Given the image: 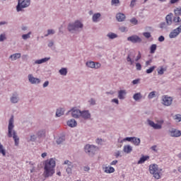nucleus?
<instances>
[{
  "label": "nucleus",
  "instance_id": "nucleus-1",
  "mask_svg": "<svg viewBox=\"0 0 181 181\" xmlns=\"http://www.w3.org/2000/svg\"><path fill=\"white\" fill-rule=\"evenodd\" d=\"M54 168H56V161L53 158H50L45 161L44 167L43 176L50 177L54 175Z\"/></svg>",
  "mask_w": 181,
  "mask_h": 181
},
{
  "label": "nucleus",
  "instance_id": "nucleus-2",
  "mask_svg": "<svg viewBox=\"0 0 181 181\" xmlns=\"http://www.w3.org/2000/svg\"><path fill=\"white\" fill-rule=\"evenodd\" d=\"M13 122H15V120L13 119V116H11L8 121V138L13 137L16 146H18V145H19V137L16 134V132L13 129L15 128Z\"/></svg>",
  "mask_w": 181,
  "mask_h": 181
},
{
  "label": "nucleus",
  "instance_id": "nucleus-3",
  "mask_svg": "<svg viewBox=\"0 0 181 181\" xmlns=\"http://www.w3.org/2000/svg\"><path fill=\"white\" fill-rule=\"evenodd\" d=\"M84 28L83 23L78 20L74 23H70L68 25L67 29L70 33H77V32H81Z\"/></svg>",
  "mask_w": 181,
  "mask_h": 181
},
{
  "label": "nucleus",
  "instance_id": "nucleus-4",
  "mask_svg": "<svg viewBox=\"0 0 181 181\" xmlns=\"http://www.w3.org/2000/svg\"><path fill=\"white\" fill-rule=\"evenodd\" d=\"M149 172L151 175H153L155 179L159 180L160 179V175L162 172V169L159 168L158 165L156 164H151L149 165Z\"/></svg>",
  "mask_w": 181,
  "mask_h": 181
},
{
  "label": "nucleus",
  "instance_id": "nucleus-5",
  "mask_svg": "<svg viewBox=\"0 0 181 181\" xmlns=\"http://www.w3.org/2000/svg\"><path fill=\"white\" fill-rule=\"evenodd\" d=\"M156 122L157 124L154 123L153 121L149 119H147V124H148L151 128H153V129H162V125H163V122H165V121H163V119H160L157 120Z\"/></svg>",
  "mask_w": 181,
  "mask_h": 181
},
{
  "label": "nucleus",
  "instance_id": "nucleus-6",
  "mask_svg": "<svg viewBox=\"0 0 181 181\" xmlns=\"http://www.w3.org/2000/svg\"><path fill=\"white\" fill-rule=\"evenodd\" d=\"M84 151L86 153L89 155V156H94L95 152H97V146L91 144H87L84 147Z\"/></svg>",
  "mask_w": 181,
  "mask_h": 181
},
{
  "label": "nucleus",
  "instance_id": "nucleus-7",
  "mask_svg": "<svg viewBox=\"0 0 181 181\" xmlns=\"http://www.w3.org/2000/svg\"><path fill=\"white\" fill-rule=\"evenodd\" d=\"M30 6V0H23L21 1L18 0V5L16 6L17 12H21L22 9L24 8H28Z\"/></svg>",
  "mask_w": 181,
  "mask_h": 181
},
{
  "label": "nucleus",
  "instance_id": "nucleus-8",
  "mask_svg": "<svg viewBox=\"0 0 181 181\" xmlns=\"http://www.w3.org/2000/svg\"><path fill=\"white\" fill-rule=\"evenodd\" d=\"M173 103V98L168 95H163L162 97L163 105H165V107H170V105H172Z\"/></svg>",
  "mask_w": 181,
  "mask_h": 181
},
{
  "label": "nucleus",
  "instance_id": "nucleus-9",
  "mask_svg": "<svg viewBox=\"0 0 181 181\" xmlns=\"http://www.w3.org/2000/svg\"><path fill=\"white\" fill-rule=\"evenodd\" d=\"M136 56V53L134 51H131L128 53L127 57V62L130 64V66H132L134 63H135V57Z\"/></svg>",
  "mask_w": 181,
  "mask_h": 181
},
{
  "label": "nucleus",
  "instance_id": "nucleus-10",
  "mask_svg": "<svg viewBox=\"0 0 181 181\" xmlns=\"http://www.w3.org/2000/svg\"><path fill=\"white\" fill-rule=\"evenodd\" d=\"M168 135L172 138H179L181 136V131L177 129L172 128L168 130Z\"/></svg>",
  "mask_w": 181,
  "mask_h": 181
},
{
  "label": "nucleus",
  "instance_id": "nucleus-11",
  "mask_svg": "<svg viewBox=\"0 0 181 181\" xmlns=\"http://www.w3.org/2000/svg\"><path fill=\"white\" fill-rule=\"evenodd\" d=\"M69 114L71 112V115L73 118L78 119L81 116V110L77 109L76 107H73L71 110H69Z\"/></svg>",
  "mask_w": 181,
  "mask_h": 181
},
{
  "label": "nucleus",
  "instance_id": "nucleus-12",
  "mask_svg": "<svg viewBox=\"0 0 181 181\" xmlns=\"http://www.w3.org/2000/svg\"><path fill=\"white\" fill-rule=\"evenodd\" d=\"M181 33V25L177 27V28L174 29L171 31L169 34L170 39H175V37H177Z\"/></svg>",
  "mask_w": 181,
  "mask_h": 181
},
{
  "label": "nucleus",
  "instance_id": "nucleus-13",
  "mask_svg": "<svg viewBox=\"0 0 181 181\" xmlns=\"http://www.w3.org/2000/svg\"><path fill=\"white\" fill-rule=\"evenodd\" d=\"M28 79L29 83H30V84H40V78H35V76H33V74H30L28 75Z\"/></svg>",
  "mask_w": 181,
  "mask_h": 181
},
{
  "label": "nucleus",
  "instance_id": "nucleus-14",
  "mask_svg": "<svg viewBox=\"0 0 181 181\" xmlns=\"http://www.w3.org/2000/svg\"><path fill=\"white\" fill-rule=\"evenodd\" d=\"M64 165H67V168L66 169V173H68V175H71V172L73 170V168H74V165H73V163H71L69 160H66L64 162Z\"/></svg>",
  "mask_w": 181,
  "mask_h": 181
},
{
  "label": "nucleus",
  "instance_id": "nucleus-15",
  "mask_svg": "<svg viewBox=\"0 0 181 181\" xmlns=\"http://www.w3.org/2000/svg\"><path fill=\"white\" fill-rule=\"evenodd\" d=\"M87 67H89L90 69H100L101 67V64L98 62H94L93 61H88L86 63Z\"/></svg>",
  "mask_w": 181,
  "mask_h": 181
},
{
  "label": "nucleus",
  "instance_id": "nucleus-16",
  "mask_svg": "<svg viewBox=\"0 0 181 181\" xmlns=\"http://www.w3.org/2000/svg\"><path fill=\"white\" fill-rule=\"evenodd\" d=\"M128 42H132V43H141L142 39L139 36L134 35L127 37Z\"/></svg>",
  "mask_w": 181,
  "mask_h": 181
},
{
  "label": "nucleus",
  "instance_id": "nucleus-17",
  "mask_svg": "<svg viewBox=\"0 0 181 181\" xmlns=\"http://www.w3.org/2000/svg\"><path fill=\"white\" fill-rule=\"evenodd\" d=\"M81 118L85 120L91 119V113L89 110L81 111Z\"/></svg>",
  "mask_w": 181,
  "mask_h": 181
},
{
  "label": "nucleus",
  "instance_id": "nucleus-18",
  "mask_svg": "<svg viewBox=\"0 0 181 181\" xmlns=\"http://www.w3.org/2000/svg\"><path fill=\"white\" fill-rule=\"evenodd\" d=\"M10 101L12 104H18L19 103V94L15 92L10 98Z\"/></svg>",
  "mask_w": 181,
  "mask_h": 181
},
{
  "label": "nucleus",
  "instance_id": "nucleus-19",
  "mask_svg": "<svg viewBox=\"0 0 181 181\" xmlns=\"http://www.w3.org/2000/svg\"><path fill=\"white\" fill-rule=\"evenodd\" d=\"M36 135L39 139H45L46 138V130L45 129L38 130L36 133Z\"/></svg>",
  "mask_w": 181,
  "mask_h": 181
},
{
  "label": "nucleus",
  "instance_id": "nucleus-20",
  "mask_svg": "<svg viewBox=\"0 0 181 181\" xmlns=\"http://www.w3.org/2000/svg\"><path fill=\"white\" fill-rule=\"evenodd\" d=\"M103 170H104L105 173H114L115 172V168L111 166H103Z\"/></svg>",
  "mask_w": 181,
  "mask_h": 181
},
{
  "label": "nucleus",
  "instance_id": "nucleus-21",
  "mask_svg": "<svg viewBox=\"0 0 181 181\" xmlns=\"http://www.w3.org/2000/svg\"><path fill=\"white\" fill-rule=\"evenodd\" d=\"M165 22L170 25L173 23V13H170L168 15L166 16Z\"/></svg>",
  "mask_w": 181,
  "mask_h": 181
},
{
  "label": "nucleus",
  "instance_id": "nucleus-22",
  "mask_svg": "<svg viewBox=\"0 0 181 181\" xmlns=\"http://www.w3.org/2000/svg\"><path fill=\"white\" fill-rule=\"evenodd\" d=\"M125 95H127V90H120L118 91V99L119 100H125Z\"/></svg>",
  "mask_w": 181,
  "mask_h": 181
},
{
  "label": "nucleus",
  "instance_id": "nucleus-23",
  "mask_svg": "<svg viewBox=\"0 0 181 181\" xmlns=\"http://www.w3.org/2000/svg\"><path fill=\"white\" fill-rule=\"evenodd\" d=\"M67 125L68 127H70L71 128H74L77 127V122L74 119H71L67 121Z\"/></svg>",
  "mask_w": 181,
  "mask_h": 181
},
{
  "label": "nucleus",
  "instance_id": "nucleus-24",
  "mask_svg": "<svg viewBox=\"0 0 181 181\" xmlns=\"http://www.w3.org/2000/svg\"><path fill=\"white\" fill-rule=\"evenodd\" d=\"M49 60H50V57H45L41 59H37L35 60V64H43V63H46L47 62H49Z\"/></svg>",
  "mask_w": 181,
  "mask_h": 181
},
{
  "label": "nucleus",
  "instance_id": "nucleus-25",
  "mask_svg": "<svg viewBox=\"0 0 181 181\" xmlns=\"http://www.w3.org/2000/svg\"><path fill=\"white\" fill-rule=\"evenodd\" d=\"M22 54L21 53H16L13 54L9 57V59H11V62H13L15 60H18V59H21Z\"/></svg>",
  "mask_w": 181,
  "mask_h": 181
},
{
  "label": "nucleus",
  "instance_id": "nucleus-26",
  "mask_svg": "<svg viewBox=\"0 0 181 181\" xmlns=\"http://www.w3.org/2000/svg\"><path fill=\"white\" fill-rule=\"evenodd\" d=\"M116 19L118 22H124L125 21V14L119 13L116 15Z\"/></svg>",
  "mask_w": 181,
  "mask_h": 181
},
{
  "label": "nucleus",
  "instance_id": "nucleus-27",
  "mask_svg": "<svg viewBox=\"0 0 181 181\" xmlns=\"http://www.w3.org/2000/svg\"><path fill=\"white\" fill-rule=\"evenodd\" d=\"M173 22L175 23L176 26H181V18L179 16L173 17Z\"/></svg>",
  "mask_w": 181,
  "mask_h": 181
},
{
  "label": "nucleus",
  "instance_id": "nucleus-28",
  "mask_svg": "<svg viewBox=\"0 0 181 181\" xmlns=\"http://www.w3.org/2000/svg\"><path fill=\"white\" fill-rule=\"evenodd\" d=\"M148 159H149L148 156H142V157L138 161L137 164L142 165V163H145V162H146V160H148Z\"/></svg>",
  "mask_w": 181,
  "mask_h": 181
},
{
  "label": "nucleus",
  "instance_id": "nucleus-29",
  "mask_svg": "<svg viewBox=\"0 0 181 181\" xmlns=\"http://www.w3.org/2000/svg\"><path fill=\"white\" fill-rule=\"evenodd\" d=\"M123 152L124 153H131L132 152V146L129 145H126L124 146Z\"/></svg>",
  "mask_w": 181,
  "mask_h": 181
},
{
  "label": "nucleus",
  "instance_id": "nucleus-30",
  "mask_svg": "<svg viewBox=\"0 0 181 181\" xmlns=\"http://www.w3.org/2000/svg\"><path fill=\"white\" fill-rule=\"evenodd\" d=\"M132 144H134L135 146H139V145H141V139L137 137H133Z\"/></svg>",
  "mask_w": 181,
  "mask_h": 181
},
{
  "label": "nucleus",
  "instance_id": "nucleus-31",
  "mask_svg": "<svg viewBox=\"0 0 181 181\" xmlns=\"http://www.w3.org/2000/svg\"><path fill=\"white\" fill-rule=\"evenodd\" d=\"M37 135L31 134L30 137L27 138L28 142H36L37 139Z\"/></svg>",
  "mask_w": 181,
  "mask_h": 181
},
{
  "label": "nucleus",
  "instance_id": "nucleus-32",
  "mask_svg": "<svg viewBox=\"0 0 181 181\" xmlns=\"http://www.w3.org/2000/svg\"><path fill=\"white\" fill-rule=\"evenodd\" d=\"M64 141H66V137L64 136H61L57 138L56 142L57 145H61Z\"/></svg>",
  "mask_w": 181,
  "mask_h": 181
},
{
  "label": "nucleus",
  "instance_id": "nucleus-33",
  "mask_svg": "<svg viewBox=\"0 0 181 181\" xmlns=\"http://www.w3.org/2000/svg\"><path fill=\"white\" fill-rule=\"evenodd\" d=\"M100 18H101V13H97L93 14V18H92L93 22H95V23L98 22V21H99L98 19H100Z\"/></svg>",
  "mask_w": 181,
  "mask_h": 181
},
{
  "label": "nucleus",
  "instance_id": "nucleus-34",
  "mask_svg": "<svg viewBox=\"0 0 181 181\" xmlns=\"http://www.w3.org/2000/svg\"><path fill=\"white\" fill-rule=\"evenodd\" d=\"M133 98L135 101H139L140 100H142V94L141 93H135L133 95Z\"/></svg>",
  "mask_w": 181,
  "mask_h": 181
},
{
  "label": "nucleus",
  "instance_id": "nucleus-35",
  "mask_svg": "<svg viewBox=\"0 0 181 181\" xmlns=\"http://www.w3.org/2000/svg\"><path fill=\"white\" fill-rule=\"evenodd\" d=\"M64 115V108H59L56 112V117H62Z\"/></svg>",
  "mask_w": 181,
  "mask_h": 181
},
{
  "label": "nucleus",
  "instance_id": "nucleus-36",
  "mask_svg": "<svg viewBox=\"0 0 181 181\" xmlns=\"http://www.w3.org/2000/svg\"><path fill=\"white\" fill-rule=\"evenodd\" d=\"M157 47H158V45H156V44H153L151 45V47H150L151 54H153V53H155V52H156Z\"/></svg>",
  "mask_w": 181,
  "mask_h": 181
},
{
  "label": "nucleus",
  "instance_id": "nucleus-37",
  "mask_svg": "<svg viewBox=\"0 0 181 181\" xmlns=\"http://www.w3.org/2000/svg\"><path fill=\"white\" fill-rule=\"evenodd\" d=\"M168 26H170V25L168 24L167 22L160 23L159 25L160 29H168Z\"/></svg>",
  "mask_w": 181,
  "mask_h": 181
},
{
  "label": "nucleus",
  "instance_id": "nucleus-38",
  "mask_svg": "<svg viewBox=\"0 0 181 181\" xmlns=\"http://www.w3.org/2000/svg\"><path fill=\"white\" fill-rule=\"evenodd\" d=\"M107 37H109V39H117V37H118V35L114 33H109L107 35Z\"/></svg>",
  "mask_w": 181,
  "mask_h": 181
},
{
  "label": "nucleus",
  "instance_id": "nucleus-39",
  "mask_svg": "<svg viewBox=\"0 0 181 181\" xmlns=\"http://www.w3.org/2000/svg\"><path fill=\"white\" fill-rule=\"evenodd\" d=\"M59 73L61 74V76H67V69L66 68H62Z\"/></svg>",
  "mask_w": 181,
  "mask_h": 181
},
{
  "label": "nucleus",
  "instance_id": "nucleus-40",
  "mask_svg": "<svg viewBox=\"0 0 181 181\" xmlns=\"http://www.w3.org/2000/svg\"><path fill=\"white\" fill-rule=\"evenodd\" d=\"M32 35V32H29L28 34H23L22 35V39H23V40H28V39H30V35Z\"/></svg>",
  "mask_w": 181,
  "mask_h": 181
},
{
  "label": "nucleus",
  "instance_id": "nucleus-41",
  "mask_svg": "<svg viewBox=\"0 0 181 181\" xmlns=\"http://www.w3.org/2000/svg\"><path fill=\"white\" fill-rule=\"evenodd\" d=\"M173 119H175V121L176 122H181V115L180 114L175 115L173 117Z\"/></svg>",
  "mask_w": 181,
  "mask_h": 181
},
{
  "label": "nucleus",
  "instance_id": "nucleus-42",
  "mask_svg": "<svg viewBox=\"0 0 181 181\" xmlns=\"http://www.w3.org/2000/svg\"><path fill=\"white\" fill-rule=\"evenodd\" d=\"M156 69V66H153L150 67L148 69H146V73L147 74H151V73H153V71Z\"/></svg>",
  "mask_w": 181,
  "mask_h": 181
},
{
  "label": "nucleus",
  "instance_id": "nucleus-43",
  "mask_svg": "<svg viewBox=\"0 0 181 181\" xmlns=\"http://www.w3.org/2000/svg\"><path fill=\"white\" fill-rule=\"evenodd\" d=\"M155 97H156V91H152L148 95V98L149 100H152V98H155Z\"/></svg>",
  "mask_w": 181,
  "mask_h": 181
},
{
  "label": "nucleus",
  "instance_id": "nucleus-44",
  "mask_svg": "<svg viewBox=\"0 0 181 181\" xmlns=\"http://www.w3.org/2000/svg\"><path fill=\"white\" fill-rule=\"evenodd\" d=\"M54 33H56L54 30L49 29V30H47V33L45 35V37H47V36H49L50 35H54Z\"/></svg>",
  "mask_w": 181,
  "mask_h": 181
},
{
  "label": "nucleus",
  "instance_id": "nucleus-45",
  "mask_svg": "<svg viewBox=\"0 0 181 181\" xmlns=\"http://www.w3.org/2000/svg\"><path fill=\"white\" fill-rule=\"evenodd\" d=\"M6 40V34L5 33L0 35V42H4Z\"/></svg>",
  "mask_w": 181,
  "mask_h": 181
},
{
  "label": "nucleus",
  "instance_id": "nucleus-46",
  "mask_svg": "<svg viewBox=\"0 0 181 181\" xmlns=\"http://www.w3.org/2000/svg\"><path fill=\"white\" fill-rule=\"evenodd\" d=\"M0 153H1L3 156H5L6 155V152L4 149V146L1 144V143H0Z\"/></svg>",
  "mask_w": 181,
  "mask_h": 181
},
{
  "label": "nucleus",
  "instance_id": "nucleus-47",
  "mask_svg": "<svg viewBox=\"0 0 181 181\" xmlns=\"http://www.w3.org/2000/svg\"><path fill=\"white\" fill-rule=\"evenodd\" d=\"M165 71H166V69L161 67L160 70H158V74H159L160 76H162V74H163Z\"/></svg>",
  "mask_w": 181,
  "mask_h": 181
},
{
  "label": "nucleus",
  "instance_id": "nucleus-48",
  "mask_svg": "<svg viewBox=\"0 0 181 181\" xmlns=\"http://www.w3.org/2000/svg\"><path fill=\"white\" fill-rule=\"evenodd\" d=\"M119 4V0H112L111 1V5L117 6Z\"/></svg>",
  "mask_w": 181,
  "mask_h": 181
},
{
  "label": "nucleus",
  "instance_id": "nucleus-49",
  "mask_svg": "<svg viewBox=\"0 0 181 181\" xmlns=\"http://www.w3.org/2000/svg\"><path fill=\"white\" fill-rule=\"evenodd\" d=\"M141 57L142 54H141V52H139V54L136 56V59H134V62H139V60H141Z\"/></svg>",
  "mask_w": 181,
  "mask_h": 181
},
{
  "label": "nucleus",
  "instance_id": "nucleus-50",
  "mask_svg": "<svg viewBox=\"0 0 181 181\" xmlns=\"http://www.w3.org/2000/svg\"><path fill=\"white\" fill-rule=\"evenodd\" d=\"M174 12L175 15H181V7L177 8Z\"/></svg>",
  "mask_w": 181,
  "mask_h": 181
},
{
  "label": "nucleus",
  "instance_id": "nucleus-51",
  "mask_svg": "<svg viewBox=\"0 0 181 181\" xmlns=\"http://www.w3.org/2000/svg\"><path fill=\"white\" fill-rule=\"evenodd\" d=\"M131 23H132L133 25H138V20H136V18H133L130 20Z\"/></svg>",
  "mask_w": 181,
  "mask_h": 181
},
{
  "label": "nucleus",
  "instance_id": "nucleus-52",
  "mask_svg": "<svg viewBox=\"0 0 181 181\" xmlns=\"http://www.w3.org/2000/svg\"><path fill=\"white\" fill-rule=\"evenodd\" d=\"M136 69L140 71V70H142V65L140 63H136Z\"/></svg>",
  "mask_w": 181,
  "mask_h": 181
},
{
  "label": "nucleus",
  "instance_id": "nucleus-53",
  "mask_svg": "<svg viewBox=\"0 0 181 181\" xmlns=\"http://www.w3.org/2000/svg\"><path fill=\"white\" fill-rule=\"evenodd\" d=\"M143 36H144V37H146V39H149V37H151V33H143Z\"/></svg>",
  "mask_w": 181,
  "mask_h": 181
},
{
  "label": "nucleus",
  "instance_id": "nucleus-54",
  "mask_svg": "<svg viewBox=\"0 0 181 181\" xmlns=\"http://www.w3.org/2000/svg\"><path fill=\"white\" fill-rule=\"evenodd\" d=\"M140 81H141V79L140 78H137V79H135V80L132 81V84L134 86H135L136 84H139Z\"/></svg>",
  "mask_w": 181,
  "mask_h": 181
},
{
  "label": "nucleus",
  "instance_id": "nucleus-55",
  "mask_svg": "<svg viewBox=\"0 0 181 181\" xmlns=\"http://www.w3.org/2000/svg\"><path fill=\"white\" fill-rule=\"evenodd\" d=\"M136 5V0H132L131 4L129 5L130 8H134Z\"/></svg>",
  "mask_w": 181,
  "mask_h": 181
},
{
  "label": "nucleus",
  "instance_id": "nucleus-56",
  "mask_svg": "<svg viewBox=\"0 0 181 181\" xmlns=\"http://www.w3.org/2000/svg\"><path fill=\"white\" fill-rule=\"evenodd\" d=\"M119 29L120 32H127V30H128V29L125 26L119 27Z\"/></svg>",
  "mask_w": 181,
  "mask_h": 181
},
{
  "label": "nucleus",
  "instance_id": "nucleus-57",
  "mask_svg": "<svg viewBox=\"0 0 181 181\" xmlns=\"http://www.w3.org/2000/svg\"><path fill=\"white\" fill-rule=\"evenodd\" d=\"M88 103L90 105H95V100H94V98H90Z\"/></svg>",
  "mask_w": 181,
  "mask_h": 181
},
{
  "label": "nucleus",
  "instance_id": "nucleus-58",
  "mask_svg": "<svg viewBox=\"0 0 181 181\" xmlns=\"http://www.w3.org/2000/svg\"><path fill=\"white\" fill-rule=\"evenodd\" d=\"M115 158H121V156H121V152L119 151H117L115 153Z\"/></svg>",
  "mask_w": 181,
  "mask_h": 181
},
{
  "label": "nucleus",
  "instance_id": "nucleus-59",
  "mask_svg": "<svg viewBox=\"0 0 181 181\" xmlns=\"http://www.w3.org/2000/svg\"><path fill=\"white\" fill-rule=\"evenodd\" d=\"M134 137H126L123 139V141H128V142H132V139Z\"/></svg>",
  "mask_w": 181,
  "mask_h": 181
},
{
  "label": "nucleus",
  "instance_id": "nucleus-60",
  "mask_svg": "<svg viewBox=\"0 0 181 181\" xmlns=\"http://www.w3.org/2000/svg\"><path fill=\"white\" fill-rule=\"evenodd\" d=\"M54 45V42H53V40H50L48 43V47H53Z\"/></svg>",
  "mask_w": 181,
  "mask_h": 181
},
{
  "label": "nucleus",
  "instance_id": "nucleus-61",
  "mask_svg": "<svg viewBox=\"0 0 181 181\" xmlns=\"http://www.w3.org/2000/svg\"><path fill=\"white\" fill-rule=\"evenodd\" d=\"M49 81H45L44 83H43V85H42V87H43V88H46V87H48L49 86Z\"/></svg>",
  "mask_w": 181,
  "mask_h": 181
},
{
  "label": "nucleus",
  "instance_id": "nucleus-62",
  "mask_svg": "<svg viewBox=\"0 0 181 181\" xmlns=\"http://www.w3.org/2000/svg\"><path fill=\"white\" fill-rule=\"evenodd\" d=\"M158 42H165V37H163V35H160L158 37Z\"/></svg>",
  "mask_w": 181,
  "mask_h": 181
},
{
  "label": "nucleus",
  "instance_id": "nucleus-63",
  "mask_svg": "<svg viewBox=\"0 0 181 181\" xmlns=\"http://www.w3.org/2000/svg\"><path fill=\"white\" fill-rule=\"evenodd\" d=\"M151 63H152V59H149L148 61H146V67H148V66H151Z\"/></svg>",
  "mask_w": 181,
  "mask_h": 181
},
{
  "label": "nucleus",
  "instance_id": "nucleus-64",
  "mask_svg": "<svg viewBox=\"0 0 181 181\" xmlns=\"http://www.w3.org/2000/svg\"><path fill=\"white\" fill-rule=\"evenodd\" d=\"M112 103H115V104H119V101L117 98L112 99Z\"/></svg>",
  "mask_w": 181,
  "mask_h": 181
}]
</instances>
